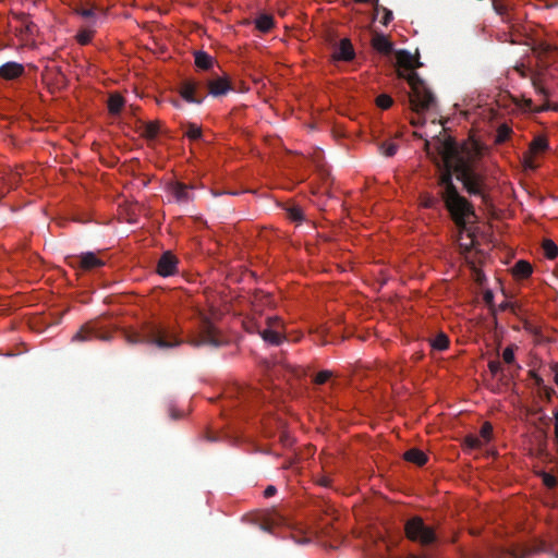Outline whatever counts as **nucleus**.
<instances>
[{"label":"nucleus","instance_id":"nucleus-20","mask_svg":"<svg viewBox=\"0 0 558 558\" xmlns=\"http://www.w3.org/2000/svg\"><path fill=\"white\" fill-rule=\"evenodd\" d=\"M533 268L526 260H518L513 266V275L518 278L525 279L531 276Z\"/></svg>","mask_w":558,"mask_h":558},{"label":"nucleus","instance_id":"nucleus-44","mask_svg":"<svg viewBox=\"0 0 558 558\" xmlns=\"http://www.w3.org/2000/svg\"><path fill=\"white\" fill-rule=\"evenodd\" d=\"M556 393V391L551 388V387H548V386H544V388L541 390V395L542 397L547 401V402H550L551 401V398Z\"/></svg>","mask_w":558,"mask_h":558},{"label":"nucleus","instance_id":"nucleus-43","mask_svg":"<svg viewBox=\"0 0 558 558\" xmlns=\"http://www.w3.org/2000/svg\"><path fill=\"white\" fill-rule=\"evenodd\" d=\"M439 202L442 203L439 195H438V198L434 197V196H427L426 199L424 201V206L427 208H434V207H436V205L439 204Z\"/></svg>","mask_w":558,"mask_h":558},{"label":"nucleus","instance_id":"nucleus-48","mask_svg":"<svg viewBox=\"0 0 558 558\" xmlns=\"http://www.w3.org/2000/svg\"><path fill=\"white\" fill-rule=\"evenodd\" d=\"M554 418H555L554 441H555V444H558V410H556L554 412Z\"/></svg>","mask_w":558,"mask_h":558},{"label":"nucleus","instance_id":"nucleus-1","mask_svg":"<svg viewBox=\"0 0 558 558\" xmlns=\"http://www.w3.org/2000/svg\"><path fill=\"white\" fill-rule=\"evenodd\" d=\"M425 149L439 170L437 195L458 229L464 231L470 218H476V215L472 203L454 185L453 174L470 195L485 198V175L477 170V154L468 145H459L445 129L439 135L426 141Z\"/></svg>","mask_w":558,"mask_h":558},{"label":"nucleus","instance_id":"nucleus-21","mask_svg":"<svg viewBox=\"0 0 558 558\" xmlns=\"http://www.w3.org/2000/svg\"><path fill=\"white\" fill-rule=\"evenodd\" d=\"M256 28L262 33H268L274 27V17L269 14H260L255 20Z\"/></svg>","mask_w":558,"mask_h":558},{"label":"nucleus","instance_id":"nucleus-57","mask_svg":"<svg viewBox=\"0 0 558 558\" xmlns=\"http://www.w3.org/2000/svg\"><path fill=\"white\" fill-rule=\"evenodd\" d=\"M529 374H530V377H531L533 380H535V379H536V377H538V376H539V375H537L534 371H530V373H529Z\"/></svg>","mask_w":558,"mask_h":558},{"label":"nucleus","instance_id":"nucleus-36","mask_svg":"<svg viewBox=\"0 0 558 558\" xmlns=\"http://www.w3.org/2000/svg\"><path fill=\"white\" fill-rule=\"evenodd\" d=\"M288 217L293 221H302L304 219L303 211L298 206H291L287 210Z\"/></svg>","mask_w":558,"mask_h":558},{"label":"nucleus","instance_id":"nucleus-3","mask_svg":"<svg viewBox=\"0 0 558 558\" xmlns=\"http://www.w3.org/2000/svg\"><path fill=\"white\" fill-rule=\"evenodd\" d=\"M124 337L129 344L143 343L159 350H169L183 343L174 328L156 320L144 322L138 330L125 331Z\"/></svg>","mask_w":558,"mask_h":558},{"label":"nucleus","instance_id":"nucleus-32","mask_svg":"<svg viewBox=\"0 0 558 558\" xmlns=\"http://www.w3.org/2000/svg\"><path fill=\"white\" fill-rule=\"evenodd\" d=\"M493 426L489 422H485L480 430V438L483 440V445L492 439Z\"/></svg>","mask_w":558,"mask_h":558},{"label":"nucleus","instance_id":"nucleus-34","mask_svg":"<svg viewBox=\"0 0 558 558\" xmlns=\"http://www.w3.org/2000/svg\"><path fill=\"white\" fill-rule=\"evenodd\" d=\"M393 104V100L392 98L387 95V94H381L379 96H377L376 98V105L380 108V109H389Z\"/></svg>","mask_w":558,"mask_h":558},{"label":"nucleus","instance_id":"nucleus-56","mask_svg":"<svg viewBox=\"0 0 558 558\" xmlns=\"http://www.w3.org/2000/svg\"><path fill=\"white\" fill-rule=\"evenodd\" d=\"M508 306H509V303H508V302H504V303H501V304L499 305V308H500L501 311H505Z\"/></svg>","mask_w":558,"mask_h":558},{"label":"nucleus","instance_id":"nucleus-55","mask_svg":"<svg viewBox=\"0 0 558 558\" xmlns=\"http://www.w3.org/2000/svg\"><path fill=\"white\" fill-rule=\"evenodd\" d=\"M170 415L172 418H177L179 416V413L174 409H170Z\"/></svg>","mask_w":558,"mask_h":558},{"label":"nucleus","instance_id":"nucleus-45","mask_svg":"<svg viewBox=\"0 0 558 558\" xmlns=\"http://www.w3.org/2000/svg\"><path fill=\"white\" fill-rule=\"evenodd\" d=\"M488 368L493 375H497L501 371V364L499 361H490L488 363Z\"/></svg>","mask_w":558,"mask_h":558},{"label":"nucleus","instance_id":"nucleus-5","mask_svg":"<svg viewBox=\"0 0 558 558\" xmlns=\"http://www.w3.org/2000/svg\"><path fill=\"white\" fill-rule=\"evenodd\" d=\"M187 343L197 348L201 345L220 347L221 340L219 339L218 331L208 318H202L198 332L196 336L191 337Z\"/></svg>","mask_w":558,"mask_h":558},{"label":"nucleus","instance_id":"nucleus-40","mask_svg":"<svg viewBox=\"0 0 558 558\" xmlns=\"http://www.w3.org/2000/svg\"><path fill=\"white\" fill-rule=\"evenodd\" d=\"M502 359L507 364L514 362V352L512 347H507L502 352Z\"/></svg>","mask_w":558,"mask_h":558},{"label":"nucleus","instance_id":"nucleus-24","mask_svg":"<svg viewBox=\"0 0 558 558\" xmlns=\"http://www.w3.org/2000/svg\"><path fill=\"white\" fill-rule=\"evenodd\" d=\"M124 105V99L122 96L114 94L110 95L108 99V109L111 114L120 113L122 107Z\"/></svg>","mask_w":558,"mask_h":558},{"label":"nucleus","instance_id":"nucleus-42","mask_svg":"<svg viewBox=\"0 0 558 558\" xmlns=\"http://www.w3.org/2000/svg\"><path fill=\"white\" fill-rule=\"evenodd\" d=\"M379 10H381L384 13V15L380 20V23L383 25H388L392 20V12L386 8H381L380 5H379Z\"/></svg>","mask_w":558,"mask_h":558},{"label":"nucleus","instance_id":"nucleus-47","mask_svg":"<svg viewBox=\"0 0 558 558\" xmlns=\"http://www.w3.org/2000/svg\"><path fill=\"white\" fill-rule=\"evenodd\" d=\"M277 493V488L274 486V485H269L266 487V489L264 490V496L266 498H270L272 496H275Z\"/></svg>","mask_w":558,"mask_h":558},{"label":"nucleus","instance_id":"nucleus-7","mask_svg":"<svg viewBox=\"0 0 558 558\" xmlns=\"http://www.w3.org/2000/svg\"><path fill=\"white\" fill-rule=\"evenodd\" d=\"M181 97L191 104H202L206 94L202 90L201 83L194 80H184L180 85Z\"/></svg>","mask_w":558,"mask_h":558},{"label":"nucleus","instance_id":"nucleus-39","mask_svg":"<svg viewBox=\"0 0 558 558\" xmlns=\"http://www.w3.org/2000/svg\"><path fill=\"white\" fill-rule=\"evenodd\" d=\"M76 13L84 19H93L95 16L94 8L80 7L76 8Z\"/></svg>","mask_w":558,"mask_h":558},{"label":"nucleus","instance_id":"nucleus-16","mask_svg":"<svg viewBox=\"0 0 558 558\" xmlns=\"http://www.w3.org/2000/svg\"><path fill=\"white\" fill-rule=\"evenodd\" d=\"M259 335L265 342L272 345H279L284 340V336L280 329L266 327L259 331Z\"/></svg>","mask_w":558,"mask_h":558},{"label":"nucleus","instance_id":"nucleus-6","mask_svg":"<svg viewBox=\"0 0 558 558\" xmlns=\"http://www.w3.org/2000/svg\"><path fill=\"white\" fill-rule=\"evenodd\" d=\"M68 265L82 271H90L105 266V260L94 252H85L66 257Z\"/></svg>","mask_w":558,"mask_h":558},{"label":"nucleus","instance_id":"nucleus-9","mask_svg":"<svg viewBox=\"0 0 558 558\" xmlns=\"http://www.w3.org/2000/svg\"><path fill=\"white\" fill-rule=\"evenodd\" d=\"M335 61L350 62L355 58V51L353 45L349 38H343L335 47L332 52Z\"/></svg>","mask_w":558,"mask_h":558},{"label":"nucleus","instance_id":"nucleus-28","mask_svg":"<svg viewBox=\"0 0 558 558\" xmlns=\"http://www.w3.org/2000/svg\"><path fill=\"white\" fill-rule=\"evenodd\" d=\"M543 250L548 259H555L558 256V246L549 239L543 241Z\"/></svg>","mask_w":558,"mask_h":558},{"label":"nucleus","instance_id":"nucleus-27","mask_svg":"<svg viewBox=\"0 0 558 558\" xmlns=\"http://www.w3.org/2000/svg\"><path fill=\"white\" fill-rule=\"evenodd\" d=\"M548 148V143L545 137L537 136L530 144V151L532 154L543 153Z\"/></svg>","mask_w":558,"mask_h":558},{"label":"nucleus","instance_id":"nucleus-4","mask_svg":"<svg viewBox=\"0 0 558 558\" xmlns=\"http://www.w3.org/2000/svg\"><path fill=\"white\" fill-rule=\"evenodd\" d=\"M548 553L554 558H558V550H555L553 546L541 542L538 545L532 548H525L520 546H508V547H494L490 550L489 558H526L527 556L536 553Z\"/></svg>","mask_w":558,"mask_h":558},{"label":"nucleus","instance_id":"nucleus-53","mask_svg":"<svg viewBox=\"0 0 558 558\" xmlns=\"http://www.w3.org/2000/svg\"><path fill=\"white\" fill-rule=\"evenodd\" d=\"M280 440L284 446H288L290 444V437L287 433L281 434Z\"/></svg>","mask_w":558,"mask_h":558},{"label":"nucleus","instance_id":"nucleus-33","mask_svg":"<svg viewBox=\"0 0 558 558\" xmlns=\"http://www.w3.org/2000/svg\"><path fill=\"white\" fill-rule=\"evenodd\" d=\"M333 376V373L331 371H328V369H324V371H320L318 372L313 381L314 384L316 385H324L325 383H327L331 377Z\"/></svg>","mask_w":558,"mask_h":558},{"label":"nucleus","instance_id":"nucleus-11","mask_svg":"<svg viewBox=\"0 0 558 558\" xmlns=\"http://www.w3.org/2000/svg\"><path fill=\"white\" fill-rule=\"evenodd\" d=\"M207 89L209 95L219 97L231 90L232 86L227 76L216 75V77L208 80Z\"/></svg>","mask_w":558,"mask_h":558},{"label":"nucleus","instance_id":"nucleus-2","mask_svg":"<svg viewBox=\"0 0 558 558\" xmlns=\"http://www.w3.org/2000/svg\"><path fill=\"white\" fill-rule=\"evenodd\" d=\"M398 77L405 80L411 88V101L415 110L429 109L435 105V95L425 81L414 71L421 66L418 60L407 50L397 52Z\"/></svg>","mask_w":558,"mask_h":558},{"label":"nucleus","instance_id":"nucleus-8","mask_svg":"<svg viewBox=\"0 0 558 558\" xmlns=\"http://www.w3.org/2000/svg\"><path fill=\"white\" fill-rule=\"evenodd\" d=\"M98 339L101 341H109L111 339V335L105 331H101L96 324L87 323L83 325L78 331L73 336V341H89Z\"/></svg>","mask_w":558,"mask_h":558},{"label":"nucleus","instance_id":"nucleus-14","mask_svg":"<svg viewBox=\"0 0 558 558\" xmlns=\"http://www.w3.org/2000/svg\"><path fill=\"white\" fill-rule=\"evenodd\" d=\"M170 191L175 202L180 204H186L192 201V186H189L181 182H174L170 186Z\"/></svg>","mask_w":558,"mask_h":558},{"label":"nucleus","instance_id":"nucleus-19","mask_svg":"<svg viewBox=\"0 0 558 558\" xmlns=\"http://www.w3.org/2000/svg\"><path fill=\"white\" fill-rule=\"evenodd\" d=\"M195 65L201 70H209L214 64V58L205 51L198 50L194 53Z\"/></svg>","mask_w":558,"mask_h":558},{"label":"nucleus","instance_id":"nucleus-18","mask_svg":"<svg viewBox=\"0 0 558 558\" xmlns=\"http://www.w3.org/2000/svg\"><path fill=\"white\" fill-rule=\"evenodd\" d=\"M404 459L409 462H412L418 466L424 465L427 462V456L417 448H411L405 451L403 454Z\"/></svg>","mask_w":558,"mask_h":558},{"label":"nucleus","instance_id":"nucleus-25","mask_svg":"<svg viewBox=\"0 0 558 558\" xmlns=\"http://www.w3.org/2000/svg\"><path fill=\"white\" fill-rule=\"evenodd\" d=\"M184 135L191 141H198L203 137V131L199 125L189 122L185 125Z\"/></svg>","mask_w":558,"mask_h":558},{"label":"nucleus","instance_id":"nucleus-12","mask_svg":"<svg viewBox=\"0 0 558 558\" xmlns=\"http://www.w3.org/2000/svg\"><path fill=\"white\" fill-rule=\"evenodd\" d=\"M178 259L170 252H165L158 260L157 272L162 277H168L177 272Z\"/></svg>","mask_w":558,"mask_h":558},{"label":"nucleus","instance_id":"nucleus-10","mask_svg":"<svg viewBox=\"0 0 558 558\" xmlns=\"http://www.w3.org/2000/svg\"><path fill=\"white\" fill-rule=\"evenodd\" d=\"M288 526V520L277 511L267 513L260 524V527L265 532L276 534V530L281 526Z\"/></svg>","mask_w":558,"mask_h":558},{"label":"nucleus","instance_id":"nucleus-17","mask_svg":"<svg viewBox=\"0 0 558 558\" xmlns=\"http://www.w3.org/2000/svg\"><path fill=\"white\" fill-rule=\"evenodd\" d=\"M372 45L374 49L383 54H390L392 51V43L383 34H375Z\"/></svg>","mask_w":558,"mask_h":558},{"label":"nucleus","instance_id":"nucleus-35","mask_svg":"<svg viewBox=\"0 0 558 558\" xmlns=\"http://www.w3.org/2000/svg\"><path fill=\"white\" fill-rule=\"evenodd\" d=\"M539 476L542 477L543 484L549 489L555 488L558 484L557 478L550 473L542 472Z\"/></svg>","mask_w":558,"mask_h":558},{"label":"nucleus","instance_id":"nucleus-37","mask_svg":"<svg viewBox=\"0 0 558 558\" xmlns=\"http://www.w3.org/2000/svg\"><path fill=\"white\" fill-rule=\"evenodd\" d=\"M532 85L535 89V92L544 97H547L548 96V93L547 90L545 89V87L543 86L541 80L537 77V76H533L532 77Z\"/></svg>","mask_w":558,"mask_h":558},{"label":"nucleus","instance_id":"nucleus-51","mask_svg":"<svg viewBox=\"0 0 558 558\" xmlns=\"http://www.w3.org/2000/svg\"><path fill=\"white\" fill-rule=\"evenodd\" d=\"M551 369H553V372H554V374H555V376H554V381H555V384L558 386V362H557V363H555V364L551 366Z\"/></svg>","mask_w":558,"mask_h":558},{"label":"nucleus","instance_id":"nucleus-38","mask_svg":"<svg viewBox=\"0 0 558 558\" xmlns=\"http://www.w3.org/2000/svg\"><path fill=\"white\" fill-rule=\"evenodd\" d=\"M93 37V32L92 31H81L76 38H77V41L81 44V45H87L90 39Z\"/></svg>","mask_w":558,"mask_h":558},{"label":"nucleus","instance_id":"nucleus-30","mask_svg":"<svg viewBox=\"0 0 558 558\" xmlns=\"http://www.w3.org/2000/svg\"><path fill=\"white\" fill-rule=\"evenodd\" d=\"M380 153L386 157H392L398 150V145L390 141H385L379 144Z\"/></svg>","mask_w":558,"mask_h":558},{"label":"nucleus","instance_id":"nucleus-31","mask_svg":"<svg viewBox=\"0 0 558 558\" xmlns=\"http://www.w3.org/2000/svg\"><path fill=\"white\" fill-rule=\"evenodd\" d=\"M511 133H512V130L507 124L499 125L497 129L495 142L497 144H501V143L506 142L510 137Z\"/></svg>","mask_w":558,"mask_h":558},{"label":"nucleus","instance_id":"nucleus-13","mask_svg":"<svg viewBox=\"0 0 558 558\" xmlns=\"http://www.w3.org/2000/svg\"><path fill=\"white\" fill-rule=\"evenodd\" d=\"M136 131L146 141H154L158 136L159 131H160L159 121L145 122V121L138 120Z\"/></svg>","mask_w":558,"mask_h":558},{"label":"nucleus","instance_id":"nucleus-49","mask_svg":"<svg viewBox=\"0 0 558 558\" xmlns=\"http://www.w3.org/2000/svg\"><path fill=\"white\" fill-rule=\"evenodd\" d=\"M484 301L488 306L493 305L494 294L492 291L488 290L484 293Z\"/></svg>","mask_w":558,"mask_h":558},{"label":"nucleus","instance_id":"nucleus-23","mask_svg":"<svg viewBox=\"0 0 558 558\" xmlns=\"http://www.w3.org/2000/svg\"><path fill=\"white\" fill-rule=\"evenodd\" d=\"M430 347L436 351H444L449 347V338L446 333L439 332L436 337L428 340Z\"/></svg>","mask_w":558,"mask_h":558},{"label":"nucleus","instance_id":"nucleus-52","mask_svg":"<svg viewBox=\"0 0 558 558\" xmlns=\"http://www.w3.org/2000/svg\"><path fill=\"white\" fill-rule=\"evenodd\" d=\"M534 384H535V386H536L537 388H539L541 390L544 388V386H546V385L544 384V379H543L541 376L536 377V379L534 380Z\"/></svg>","mask_w":558,"mask_h":558},{"label":"nucleus","instance_id":"nucleus-59","mask_svg":"<svg viewBox=\"0 0 558 558\" xmlns=\"http://www.w3.org/2000/svg\"><path fill=\"white\" fill-rule=\"evenodd\" d=\"M265 367H266L267 369H269V363H268V362H265Z\"/></svg>","mask_w":558,"mask_h":558},{"label":"nucleus","instance_id":"nucleus-46","mask_svg":"<svg viewBox=\"0 0 558 558\" xmlns=\"http://www.w3.org/2000/svg\"><path fill=\"white\" fill-rule=\"evenodd\" d=\"M493 7L497 14H499V15L506 14L507 8L502 3H499L498 1L494 0Z\"/></svg>","mask_w":558,"mask_h":558},{"label":"nucleus","instance_id":"nucleus-58","mask_svg":"<svg viewBox=\"0 0 558 558\" xmlns=\"http://www.w3.org/2000/svg\"><path fill=\"white\" fill-rule=\"evenodd\" d=\"M473 244V241H471L470 245H465V248L469 251Z\"/></svg>","mask_w":558,"mask_h":558},{"label":"nucleus","instance_id":"nucleus-15","mask_svg":"<svg viewBox=\"0 0 558 558\" xmlns=\"http://www.w3.org/2000/svg\"><path fill=\"white\" fill-rule=\"evenodd\" d=\"M24 73L23 64L10 61L0 66V77L11 81L20 77Z\"/></svg>","mask_w":558,"mask_h":558},{"label":"nucleus","instance_id":"nucleus-22","mask_svg":"<svg viewBox=\"0 0 558 558\" xmlns=\"http://www.w3.org/2000/svg\"><path fill=\"white\" fill-rule=\"evenodd\" d=\"M408 98H409V102H410V106H411V109H412L413 113L416 114V117H412L410 119V123L413 126H421V125H423L425 123V119L421 117L422 113L435 109V107L437 105V100L435 99V105L432 108H429V109L415 110L413 105H412V101H411V92L408 94Z\"/></svg>","mask_w":558,"mask_h":558},{"label":"nucleus","instance_id":"nucleus-50","mask_svg":"<svg viewBox=\"0 0 558 558\" xmlns=\"http://www.w3.org/2000/svg\"><path fill=\"white\" fill-rule=\"evenodd\" d=\"M356 2H362V3H368V2H372L374 5H375V10L376 12L378 13L379 12V0H355Z\"/></svg>","mask_w":558,"mask_h":558},{"label":"nucleus","instance_id":"nucleus-29","mask_svg":"<svg viewBox=\"0 0 558 558\" xmlns=\"http://www.w3.org/2000/svg\"><path fill=\"white\" fill-rule=\"evenodd\" d=\"M463 446L470 450L480 449L483 446V440L478 436L470 434L464 437Z\"/></svg>","mask_w":558,"mask_h":558},{"label":"nucleus","instance_id":"nucleus-54","mask_svg":"<svg viewBox=\"0 0 558 558\" xmlns=\"http://www.w3.org/2000/svg\"><path fill=\"white\" fill-rule=\"evenodd\" d=\"M524 105H525V108L531 109V108H532L533 102H532V100H531V99H525V100H524Z\"/></svg>","mask_w":558,"mask_h":558},{"label":"nucleus","instance_id":"nucleus-41","mask_svg":"<svg viewBox=\"0 0 558 558\" xmlns=\"http://www.w3.org/2000/svg\"><path fill=\"white\" fill-rule=\"evenodd\" d=\"M267 327L274 329H280L282 331V322L279 317H269L267 318Z\"/></svg>","mask_w":558,"mask_h":558},{"label":"nucleus","instance_id":"nucleus-26","mask_svg":"<svg viewBox=\"0 0 558 558\" xmlns=\"http://www.w3.org/2000/svg\"><path fill=\"white\" fill-rule=\"evenodd\" d=\"M14 17L21 23L25 33L33 35L36 31V25L31 21L29 15L26 13H16Z\"/></svg>","mask_w":558,"mask_h":558}]
</instances>
